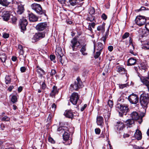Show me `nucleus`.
Masks as SVG:
<instances>
[{
  "label": "nucleus",
  "mask_w": 149,
  "mask_h": 149,
  "mask_svg": "<svg viewBox=\"0 0 149 149\" xmlns=\"http://www.w3.org/2000/svg\"><path fill=\"white\" fill-rule=\"evenodd\" d=\"M140 101L141 105L144 108H147L149 102V95L143 93L140 97Z\"/></svg>",
  "instance_id": "1"
},
{
  "label": "nucleus",
  "mask_w": 149,
  "mask_h": 149,
  "mask_svg": "<svg viewBox=\"0 0 149 149\" xmlns=\"http://www.w3.org/2000/svg\"><path fill=\"white\" fill-rule=\"evenodd\" d=\"M83 86L82 83L79 77H78L74 84L71 85L70 88L72 90H74L77 91L82 88Z\"/></svg>",
  "instance_id": "2"
},
{
  "label": "nucleus",
  "mask_w": 149,
  "mask_h": 149,
  "mask_svg": "<svg viewBox=\"0 0 149 149\" xmlns=\"http://www.w3.org/2000/svg\"><path fill=\"white\" fill-rule=\"evenodd\" d=\"M31 6L32 9L34 10L37 13L40 15L44 14L45 15H46L45 10H42L40 4L34 3L32 4Z\"/></svg>",
  "instance_id": "3"
},
{
  "label": "nucleus",
  "mask_w": 149,
  "mask_h": 149,
  "mask_svg": "<svg viewBox=\"0 0 149 149\" xmlns=\"http://www.w3.org/2000/svg\"><path fill=\"white\" fill-rule=\"evenodd\" d=\"M67 127L63 126L58 127L57 129L58 131L60 132V133H63L64 132V133L63 135V137L64 140L66 141H68L69 140L70 137V135L68 133L65 131V130H67Z\"/></svg>",
  "instance_id": "4"
},
{
  "label": "nucleus",
  "mask_w": 149,
  "mask_h": 149,
  "mask_svg": "<svg viewBox=\"0 0 149 149\" xmlns=\"http://www.w3.org/2000/svg\"><path fill=\"white\" fill-rule=\"evenodd\" d=\"M80 46V43L76 38H73L71 41L70 47L73 51H75L79 49Z\"/></svg>",
  "instance_id": "5"
},
{
  "label": "nucleus",
  "mask_w": 149,
  "mask_h": 149,
  "mask_svg": "<svg viewBox=\"0 0 149 149\" xmlns=\"http://www.w3.org/2000/svg\"><path fill=\"white\" fill-rule=\"evenodd\" d=\"M146 19L144 16L141 15L137 16L135 19L136 24L140 26L145 24L146 22Z\"/></svg>",
  "instance_id": "6"
},
{
  "label": "nucleus",
  "mask_w": 149,
  "mask_h": 149,
  "mask_svg": "<svg viewBox=\"0 0 149 149\" xmlns=\"http://www.w3.org/2000/svg\"><path fill=\"white\" fill-rule=\"evenodd\" d=\"M19 24L21 31L24 32L26 30V26L28 24V22L25 17H23L20 19Z\"/></svg>",
  "instance_id": "7"
},
{
  "label": "nucleus",
  "mask_w": 149,
  "mask_h": 149,
  "mask_svg": "<svg viewBox=\"0 0 149 149\" xmlns=\"http://www.w3.org/2000/svg\"><path fill=\"white\" fill-rule=\"evenodd\" d=\"M130 102L133 104H136L139 102V98L136 94L132 93L130 95L128 98Z\"/></svg>",
  "instance_id": "8"
},
{
  "label": "nucleus",
  "mask_w": 149,
  "mask_h": 149,
  "mask_svg": "<svg viewBox=\"0 0 149 149\" xmlns=\"http://www.w3.org/2000/svg\"><path fill=\"white\" fill-rule=\"evenodd\" d=\"M130 116L134 121L138 120V122L140 124H141L143 121L142 117L140 116L137 112L136 111L133 112L130 114Z\"/></svg>",
  "instance_id": "9"
},
{
  "label": "nucleus",
  "mask_w": 149,
  "mask_h": 149,
  "mask_svg": "<svg viewBox=\"0 0 149 149\" xmlns=\"http://www.w3.org/2000/svg\"><path fill=\"white\" fill-rule=\"evenodd\" d=\"M79 96L78 93H73L70 96V100L74 105H76L79 99Z\"/></svg>",
  "instance_id": "10"
},
{
  "label": "nucleus",
  "mask_w": 149,
  "mask_h": 149,
  "mask_svg": "<svg viewBox=\"0 0 149 149\" xmlns=\"http://www.w3.org/2000/svg\"><path fill=\"white\" fill-rule=\"evenodd\" d=\"M128 106L127 104H120L119 106H118V107L120 109L121 113L119 112V115L121 117L123 116V114L122 113H126L129 110L128 107Z\"/></svg>",
  "instance_id": "11"
},
{
  "label": "nucleus",
  "mask_w": 149,
  "mask_h": 149,
  "mask_svg": "<svg viewBox=\"0 0 149 149\" xmlns=\"http://www.w3.org/2000/svg\"><path fill=\"white\" fill-rule=\"evenodd\" d=\"M17 5L18 7L16 11L17 13L18 14H22L24 12V5L20 3H18Z\"/></svg>",
  "instance_id": "12"
},
{
  "label": "nucleus",
  "mask_w": 149,
  "mask_h": 149,
  "mask_svg": "<svg viewBox=\"0 0 149 149\" xmlns=\"http://www.w3.org/2000/svg\"><path fill=\"white\" fill-rule=\"evenodd\" d=\"M47 24L46 23H40L38 24L36 26V29L39 31L43 30L46 26Z\"/></svg>",
  "instance_id": "13"
},
{
  "label": "nucleus",
  "mask_w": 149,
  "mask_h": 149,
  "mask_svg": "<svg viewBox=\"0 0 149 149\" xmlns=\"http://www.w3.org/2000/svg\"><path fill=\"white\" fill-rule=\"evenodd\" d=\"M10 17V13L9 11H5L3 12L2 17L3 20L7 21Z\"/></svg>",
  "instance_id": "14"
},
{
  "label": "nucleus",
  "mask_w": 149,
  "mask_h": 149,
  "mask_svg": "<svg viewBox=\"0 0 149 149\" xmlns=\"http://www.w3.org/2000/svg\"><path fill=\"white\" fill-rule=\"evenodd\" d=\"M45 36V35L43 33H36L35 35H34L33 38H35L36 40L37 41L40 40V38H43Z\"/></svg>",
  "instance_id": "15"
},
{
  "label": "nucleus",
  "mask_w": 149,
  "mask_h": 149,
  "mask_svg": "<svg viewBox=\"0 0 149 149\" xmlns=\"http://www.w3.org/2000/svg\"><path fill=\"white\" fill-rule=\"evenodd\" d=\"M29 18L30 21L33 22L37 21L38 19L37 17L32 13L29 14Z\"/></svg>",
  "instance_id": "16"
},
{
  "label": "nucleus",
  "mask_w": 149,
  "mask_h": 149,
  "mask_svg": "<svg viewBox=\"0 0 149 149\" xmlns=\"http://www.w3.org/2000/svg\"><path fill=\"white\" fill-rule=\"evenodd\" d=\"M64 115L65 116L69 118H72L73 117V114L71 110L66 111L64 113Z\"/></svg>",
  "instance_id": "17"
},
{
  "label": "nucleus",
  "mask_w": 149,
  "mask_h": 149,
  "mask_svg": "<svg viewBox=\"0 0 149 149\" xmlns=\"http://www.w3.org/2000/svg\"><path fill=\"white\" fill-rule=\"evenodd\" d=\"M139 33H140L139 35L140 39L144 37H146L148 35V34L146 31L142 29H140L139 30Z\"/></svg>",
  "instance_id": "18"
},
{
  "label": "nucleus",
  "mask_w": 149,
  "mask_h": 149,
  "mask_svg": "<svg viewBox=\"0 0 149 149\" xmlns=\"http://www.w3.org/2000/svg\"><path fill=\"white\" fill-rule=\"evenodd\" d=\"M116 126L117 129L120 131L122 130L124 127V124L120 121L117 122Z\"/></svg>",
  "instance_id": "19"
},
{
  "label": "nucleus",
  "mask_w": 149,
  "mask_h": 149,
  "mask_svg": "<svg viewBox=\"0 0 149 149\" xmlns=\"http://www.w3.org/2000/svg\"><path fill=\"white\" fill-rule=\"evenodd\" d=\"M134 137L138 140H140L142 138L141 133L140 131L137 130L134 135Z\"/></svg>",
  "instance_id": "20"
},
{
  "label": "nucleus",
  "mask_w": 149,
  "mask_h": 149,
  "mask_svg": "<svg viewBox=\"0 0 149 149\" xmlns=\"http://www.w3.org/2000/svg\"><path fill=\"white\" fill-rule=\"evenodd\" d=\"M11 2L8 0H0V4L4 6H7L10 5Z\"/></svg>",
  "instance_id": "21"
},
{
  "label": "nucleus",
  "mask_w": 149,
  "mask_h": 149,
  "mask_svg": "<svg viewBox=\"0 0 149 149\" xmlns=\"http://www.w3.org/2000/svg\"><path fill=\"white\" fill-rule=\"evenodd\" d=\"M86 44H84L82 46L81 48L80 49V52L83 55H86L87 54V53L85 52L86 49Z\"/></svg>",
  "instance_id": "22"
},
{
  "label": "nucleus",
  "mask_w": 149,
  "mask_h": 149,
  "mask_svg": "<svg viewBox=\"0 0 149 149\" xmlns=\"http://www.w3.org/2000/svg\"><path fill=\"white\" fill-rule=\"evenodd\" d=\"M136 62V60L135 59L131 58H129L127 61L128 65H134Z\"/></svg>",
  "instance_id": "23"
},
{
  "label": "nucleus",
  "mask_w": 149,
  "mask_h": 149,
  "mask_svg": "<svg viewBox=\"0 0 149 149\" xmlns=\"http://www.w3.org/2000/svg\"><path fill=\"white\" fill-rule=\"evenodd\" d=\"M58 93V91L57 89V88L55 86H53L52 90L51 93L50 94V96L53 97L54 96L55 94Z\"/></svg>",
  "instance_id": "24"
},
{
  "label": "nucleus",
  "mask_w": 149,
  "mask_h": 149,
  "mask_svg": "<svg viewBox=\"0 0 149 149\" xmlns=\"http://www.w3.org/2000/svg\"><path fill=\"white\" fill-rule=\"evenodd\" d=\"M97 124L98 125H101L103 122V118L101 116H98L97 118Z\"/></svg>",
  "instance_id": "25"
},
{
  "label": "nucleus",
  "mask_w": 149,
  "mask_h": 149,
  "mask_svg": "<svg viewBox=\"0 0 149 149\" xmlns=\"http://www.w3.org/2000/svg\"><path fill=\"white\" fill-rule=\"evenodd\" d=\"M62 49L60 47L57 48L56 49V54L57 56H63L62 52Z\"/></svg>",
  "instance_id": "26"
},
{
  "label": "nucleus",
  "mask_w": 149,
  "mask_h": 149,
  "mask_svg": "<svg viewBox=\"0 0 149 149\" xmlns=\"http://www.w3.org/2000/svg\"><path fill=\"white\" fill-rule=\"evenodd\" d=\"M134 123V121L132 118L128 119L125 122L126 125L128 126H130L133 124Z\"/></svg>",
  "instance_id": "27"
},
{
  "label": "nucleus",
  "mask_w": 149,
  "mask_h": 149,
  "mask_svg": "<svg viewBox=\"0 0 149 149\" xmlns=\"http://www.w3.org/2000/svg\"><path fill=\"white\" fill-rule=\"evenodd\" d=\"M117 71L121 74H124L126 73V69L122 67L118 68Z\"/></svg>",
  "instance_id": "28"
},
{
  "label": "nucleus",
  "mask_w": 149,
  "mask_h": 149,
  "mask_svg": "<svg viewBox=\"0 0 149 149\" xmlns=\"http://www.w3.org/2000/svg\"><path fill=\"white\" fill-rule=\"evenodd\" d=\"M53 116V115L52 113L49 114L47 118V124L49 125L51 124Z\"/></svg>",
  "instance_id": "29"
},
{
  "label": "nucleus",
  "mask_w": 149,
  "mask_h": 149,
  "mask_svg": "<svg viewBox=\"0 0 149 149\" xmlns=\"http://www.w3.org/2000/svg\"><path fill=\"white\" fill-rule=\"evenodd\" d=\"M11 82V79L8 75H6L5 78V82L6 84H9Z\"/></svg>",
  "instance_id": "30"
},
{
  "label": "nucleus",
  "mask_w": 149,
  "mask_h": 149,
  "mask_svg": "<svg viewBox=\"0 0 149 149\" xmlns=\"http://www.w3.org/2000/svg\"><path fill=\"white\" fill-rule=\"evenodd\" d=\"M69 2L72 6H74L79 3L78 0H69Z\"/></svg>",
  "instance_id": "31"
},
{
  "label": "nucleus",
  "mask_w": 149,
  "mask_h": 149,
  "mask_svg": "<svg viewBox=\"0 0 149 149\" xmlns=\"http://www.w3.org/2000/svg\"><path fill=\"white\" fill-rule=\"evenodd\" d=\"M103 48V46L102 44L100 42H98L97 43V50L100 51H102Z\"/></svg>",
  "instance_id": "32"
},
{
  "label": "nucleus",
  "mask_w": 149,
  "mask_h": 149,
  "mask_svg": "<svg viewBox=\"0 0 149 149\" xmlns=\"http://www.w3.org/2000/svg\"><path fill=\"white\" fill-rule=\"evenodd\" d=\"M88 11L90 15H94L95 14V9L93 7H90L89 8Z\"/></svg>",
  "instance_id": "33"
},
{
  "label": "nucleus",
  "mask_w": 149,
  "mask_h": 149,
  "mask_svg": "<svg viewBox=\"0 0 149 149\" xmlns=\"http://www.w3.org/2000/svg\"><path fill=\"white\" fill-rule=\"evenodd\" d=\"M6 58V57L5 54H0V59L3 62H4L5 61Z\"/></svg>",
  "instance_id": "34"
},
{
  "label": "nucleus",
  "mask_w": 149,
  "mask_h": 149,
  "mask_svg": "<svg viewBox=\"0 0 149 149\" xmlns=\"http://www.w3.org/2000/svg\"><path fill=\"white\" fill-rule=\"evenodd\" d=\"M97 30L98 31H101L102 33H104L105 31V28L104 26L101 25L98 26L97 28Z\"/></svg>",
  "instance_id": "35"
},
{
  "label": "nucleus",
  "mask_w": 149,
  "mask_h": 149,
  "mask_svg": "<svg viewBox=\"0 0 149 149\" xmlns=\"http://www.w3.org/2000/svg\"><path fill=\"white\" fill-rule=\"evenodd\" d=\"M86 20L90 22H93L95 20V17L93 16L92 15L88 16L86 18Z\"/></svg>",
  "instance_id": "36"
},
{
  "label": "nucleus",
  "mask_w": 149,
  "mask_h": 149,
  "mask_svg": "<svg viewBox=\"0 0 149 149\" xmlns=\"http://www.w3.org/2000/svg\"><path fill=\"white\" fill-rule=\"evenodd\" d=\"M37 68H38L37 70V72L42 75L44 74L45 72L43 69H42L40 68H39L38 67H37Z\"/></svg>",
  "instance_id": "37"
},
{
  "label": "nucleus",
  "mask_w": 149,
  "mask_h": 149,
  "mask_svg": "<svg viewBox=\"0 0 149 149\" xmlns=\"http://www.w3.org/2000/svg\"><path fill=\"white\" fill-rule=\"evenodd\" d=\"M18 48L20 50V51L19 53L20 54L22 55L24 53V51L23 49L22 46L20 45H19L18 46Z\"/></svg>",
  "instance_id": "38"
},
{
  "label": "nucleus",
  "mask_w": 149,
  "mask_h": 149,
  "mask_svg": "<svg viewBox=\"0 0 149 149\" xmlns=\"http://www.w3.org/2000/svg\"><path fill=\"white\" fill-rule=\"evenodd\" d=\"M17 21V19L15 17H13L11 19V20L10 21V22L12 24H15L16 23Z\"/></svg>",
  "instance_id": "39"
},
{
  "label": "nucleus",
  "mask_w": 149,
  "mask_h": 149,
  "mask_svg": "<svg viewBox=\"0 0 149 149\" xmlns=\"http://www.w3.org/2000/svg\"><path fill=\"white\" fill-rule=\"evenodd\" d=\"M50 59L51 61H53L54 63H55L56 61L55 60V56L54 55L51 54L49 56Z\"/></svg>",
  "instance_id": "40"
},
{
  "label": "nucleus",
  "mask_w": 149,
  "mask_h": 149,
  "mask_svg": "<svg viewBox=\"0 0 149 149\" xmlns=\"http://www.w3.org/2000/svg\"><path fill=\"white\" fill-rule=\"evenodd\" d=\"M11 101L13 103H15L17 101V96L15 95L11 97Z\"/></svg>",
  "instance_id": "41"
},
{
  "label": "nucleus",
  "mask_w": 149,
  "mask_h": 149,
  "mask_svg": "<svg viewBox=\"0 0 149 149\" xmlns=\"http://www.w3.org/2000/svg\"><path fill=\"white\" fill-rule=\"evenodd\" d=\"M143 47L147 49H149V41L145 42Z\"/></svg>",
  "instance_id": "42"
},
{
  "label": "nucleus",
  "mask_w": 149,
  "mask_h": 149,
  "mask_svg": "<svg viewBox=\"0 0 149 149\" xmlns=\"http://www.w3.org/2000/svg\"><path fill=\"white\" fill-rule=\"evenodd\" d=\"M130 35V34L128 32L125 33L122 36V38L123 39H125L128 37Z\"/></svg>",
  "instance_id": "43"
},
{
  "label": "nucleus",
  "mask_w": 149,
  "mask_h": 149,
  "mask_svg": "<svg viewBox=\"0 0 149 149\" xmlns=\"http://www.w3.org/2000/svg\"><path fill=\"white\" fill-rule=\"evenodd\" d=\"M56 108V105L55 103H53L51 106L52 110L51 111L52 112L53 111H54Z\"/></svg>",
  "instance_id": "44"
},
{
  "label": "nucleus",
  "mask_w": 149,
  "mask_h": 149,
  "mask_svg": "<svg viewBox=\"0 0 149 149\" xmlns=\"http://www.w3.org/2000/svg\"><path fill=\"white\" fill-rule=\"evenodd\" d=\"M9 36V34L3 33V37L4 38H8Z\"/></svg>",
  "instance_id": "45"
},
{
  "label": "nucleus",
  "mask_w": 149,
  "mask_h": 149,
  "mask_svg": "<svg viewBox=\"0 0 149 149\" xmlns=\"http://www.w3.org/2000/svg\"><path fill=\"white\" fill-rule=\"evenodd\" d=\"M108 104L110 107H112L113 105V101L111 100H109L108 102Z\"/></svg>",
  "instance_id": "46"
},
{
  "label": "nucleus",
  "mask_w": 149,
  "mask_h": 149,
  "mask_svg": "<svg viewBox=\"0 0 149 149\" xmlns=\"http://www.w3.org/2000/svg\"><path fill=\"white\" fill-rule=\"evenodd\" d=\"M10 118L7 116H5L2 119V120L4 121H8L9 120Z\"/></svg>",
  "instance_id": "47"
},
{
  "label": "nucleus",
  "mask_w": 149,
  "mask_h": 149,
  "mask_svg": "<svg viewBox=\"0 0 149 149\" xmlns=\"http://www.w3.org/2000/svg\"><path fill=\"white\" fill-rule=\"evenodd\" d=\"M48 141L52 143H54L55 142V141L51 137H49L48 139Z\"/></svg>",
  "instance_id": "48"
},
{
  "label": "nucleus",
  "mask_w": 149,
  "mask_h": 149,
  "mask_svg": "<svg viewBox=\"0 0 149 149\" xmlns=\"http://www.w3.org/2000/svg\"><path fill=\"white\" fill-rule=\"evenodd\" d=\"M100 51H99L98 52H97L95 53V58H98L100 56Z\"/></svg>",
  "instance_id": "49"
},
{
  "label": "nucleus",
  "mask_w": 149,
  "mask_h": 149,
  "mask_svg": "<svg viewBox=\"0 0 149 149\" xmlns=\"http://www.w3.org/2000/svg\"><path fill=\"white\" fill-rule=\"evenodd\" d=\"M63 56H57V58H58V60L62 64H63V63L62 62V57Z\"/></svg>",
  "instance_id": "50"
},
{
  "label": "nucleus",
  "mask_w": 149,
  "mask_h": 149,
  "mask_svg": "<svg viewBox=\"0 0 149 149\" xmlns=\"http://www.w3.org/2000/svg\"><path fill=\"white\" fill-rule=\"evenodd\" d=\"M145 28L149 32V22L145 24Z\"/></svg>",
  "instance_id": "51"
},
{
  "label": "nucleus",
  "mask_w": 149,
  "mask_h": 149,
  "mask_svg": "<svg viewBox=\"0 0 149 149\" xmlns=\"http://www.w3.org/2000/svg\"><path fill=\"white\" fill-rule=\"evenodd\" d=\"M95 133L97 134H99L100 132V130L99 128H96L95 129Z\"/></svg>",
  "instance_id": "52"
},
{
  "label": "nucleus",
  "mask_w": 149,
  "mask_h": 149,
  "mask_svg": "<svg viewBox=\"0 0 149 149\" xmlns=\"http://www.w3.org/2000/svg\"><path fill=\"white\" fill-rule=\"evenodd\" d=\"M56 71L55 70H51V72H50V75L52 76L53 75H55V74L56 73Z\"/></svg>",
  "instance_id": "53"
},
{
  "label": "nucleus",
  "mask_w": 149,
  "mask_h": 149,
  "mask_svg": "<svg viewBox=\"0 0 149 149\" xmlns=\"http://www.w3.org/2000/svg\"><path fill=\"white\" fill-rule=\"evenodd\" d=\"M88 25L91 27L94 28L95 25V22H93L91 23H89Z\"/></svg>",
  "instance_id": "54"
},
{
  "label": "nucleus",
  "mask_w": 149,
  "mask_h": 149,
  "mask_svg": "<svg viewBox=\"0 0 149 149\" xmlns=\"http://www.w3.org/2000/svg\"><path fill=\"white\" fill-rule=\"evenodd\" d=\"M107 37L106 36H103V37L101 38V40L103 41L104 42V43H105V40Z\"/></svg>",
  "instance_id": "55"
},
{
  "label": "nucleus",
  "mask_w": 149,
  "mask_h": 149,
  "mask_svg": "<svg viewBox=\"0 0 149 149\" xmlns=\"http://www.w3.org/2000/svg\"><path fill=\"white\" fill-rule=\"evenodd\" d=\"M101 17L104 20H106L107 19V16L104 13H103L102 14Z\"/></svg>",
  "instance_id": "56"
},
{
  "label": "nucleus",
  "mask_w": 149,
  "mask_h": 149,
  "mask_svg": "<svg viewBox=\"0 0 149 149\" xmlns=\"http://www.w3.org/2000/svg\"><path fill=\"white\" fill-rule=\"evenodd\" d=\"M26 70V68L24 67H22L20 68V71L22 72H25Z\"/></svg>",
  "instance_id": "57"
},
{
  "label": "nucleus",
  "mask_w": 149,
  "mask_h": 149,
  "mask_svg": "<svg viewBox=\"0 0 149 149\" xmlns=\"http://www.w3.org/2000/svg\"><path fill=\"white\" fill-rule=\"evenodd\" d=\"M87 107V104H84V105L81 107V111H83L85 108L86 107Z\"/></svg>",
  "instance_id": "58"
},
{
  "label": "nucleus",
  "mask_w": 149,
  "mask_h": 149,
  "mask_svg": "<svg viewBox=\"0 0 149 149\" xmlns=\"http://www.w3.org/2000/svg\"><path fill=\"white\" fill-rule=\"evenodd\" d=\"M126 84L119 85V87L120 88L123 89L124 88L126 87Z\"/></svg>",
  "instance_id": "59"
},
{
  "label": "nucleus",
  "mask_w": 149,
  "mask_h": 149,
  "mask_svg": "<svg viewBox=\"0 0 149 149\" xmlns=\"http://www.w3.org/2000/svg\"><path fill=\"white\" fill-rule=\"evenodd\" d=\"M108 49L109 51L111 52L113 50V47L112 46H108Z\"/></svg>",
  "instance_id": "60"
},
{
  "label": "nucleus",
  "mask_w": 149,
  "mask_h": 149,
  "mask_svg": "<svg viewBox=\"0 0 149 149\" xmlns=\"http://www.w3.org/2000/svg\"><path fill=\"white\" fill-rule=\"evenodd\" d=\"M46 88V85L45 83L43 82L42 84V89H44Z\"/></svg>",
  "instance_id": "61"
},
{
  "label": "nucleus",
  "mask_w": 149,
  "mask_h": 149,
  "mask_svg": "<svg viewBox=\"0 0 149 149\" xmlns=\"http://www.w3.org/2000/svg\"><path fill=\"white\" fill-rule=\"evenodd\" d=\"M13 88V86H10L8 88V90L10 92L11 91Z\"/></svg>",
  "instance_id": "62"
},
{
  "label": "nucleus",
  "mask_w": 149,
  "mask_h": 149,
  "mask_svg": "<svg viewBox=\"0 0 149 149\" xmlns=\"http://www.w3.org/2000/svg\"><path fill=\"white\" fill-rule=\"evenodd\" d=\"M87 29H88V30L90 31L91 33L93 32V29L89 25H88V28Z\"/></svg>",
  "instance_id": "63"
},
{
  "label": "nucleus",
  "mask_w": 149,
  "mask_h": 149,
  "mask_svg": "<svg viewBox=\"0 0 149 149\" xmlns=\"http://www.w3.org/2000/svg\"><path fill=\"white\" fill-rule=\"evenodd\" d=\"M17 60V57L15 56H13L12 58V60L13 61H15Z\"/></svg>",
  "instance_id": "64"
}]
</instances>
